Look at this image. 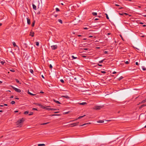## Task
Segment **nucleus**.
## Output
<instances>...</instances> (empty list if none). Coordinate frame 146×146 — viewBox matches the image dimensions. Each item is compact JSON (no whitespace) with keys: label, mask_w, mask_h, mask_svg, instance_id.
Returning a JSON list of instances; mask_svg holds the SVG:
<instances>
[{"label":"nucleus","mask_w":146,"mask_h":146,"mask_svg":"<svg viewBox=\"0 0 146 146\" xmlns=\"http://www.w3.org/2000/svg\"><path fill=\"white\" fill-rule=\"evenodd\" d=\"M24 121V119L22 118L18 121L17 122V125L18 127H21L22 126L21 124Z\"/></svg>","instance_id":"obj_1"},{"label":"nucleus","mask_w":146,"mask_h":146,"mask_svg":"<svg viewBox=\"0 0 146 146\" xmlns=\"http://www.w3.org/2000/svg\"><path fill=\"white\" fill-rule=\"evenodd\" d=\"M51 48L52 50H54L58 48L57 45H53L51 46Z\"/></svg>","instance_id":"obj_2"},{"label":"nucleus","mask_w":146,"mask_h":146,"mask_svg":"<svg viewBox=\"0 0 146 146\" xmlns=\"http://www.w3.org/2000/svg\"><path fill=\"white\" fill-rule=\"evenodd\" d=\"M102 108V107L100 106H96L94 108V109L96 110H100Z\"/></svg>","instance_id":"obj_3"},{"label":"nucleus","mask_w":146,"mask_h":146,"mask_svg":"<svg viewBox=\"0 0 146 146\" xmlns=\"http://www.w3.org/2000/svg\"><path fill=\"white\" fill-rule=\"evenodd\" d=\"M46 110H52V111H54V110H59L58 109H53V108H45Z\"/></svg>","instance_id":"obj_4"},{"label":"nucleus","mask_w":146,"mask_h":146,"mask_svg":"<svg viewBox=\"0 0 146 146\" xmlns=\"http://www.w3.org/2000/svg\"><path fill=\"white\" fill-rule=\"evenodd\" d=\"M34 33L33 31H31V32L30 34V35L32 37H33L34 36Z\"/></svg>","instance_id":"obj_5"},{"label":"nucleus","mask_w":146,"mask_h":146,"mask_svg":"<svg viewBox=\"0 0 146 146\" xmlns=\"http://www.w3.org/2000/svg\"><path fill=\"white\" fill-rule=\"evenodd\" d=\"M27 23L28 24L30 25L31 24L30 20L28 18H27Z\"/></svg>","instance_id":"obj_6"},{"label":"nucleus","mask_w":146,"mask_h":146,"mask_svg":"<svg viewBox=\"0 0 146 146\" xmlns=\"http://www.w3.org/2000/svg\"><path fill=\"white\" fill-rule=\"evenodd\" d=\"M62 97H64L67 99H69L70 98V97L67 95L63 96H62Z\"/></svg>","instance_id":"obj_7"},{"label":"nucleus","mask_w":146,"mask_h":146,"mask_svg":"<svg viewBox=\"0 0 146 146\" xmlns=\"http://www.w3.org/2000/svg\"><path fill=\"white\" fill-rule=\"evenodd\" d=\"M78 123H73L72 124H71V125H73V126H75L77 125H78Z\"/></svg>","instance_id":"obj_8"},{"label":"nucleus","mask_w":146,"mask_h":146,"mask_svg":"<svg viewBox=\"0 0 146 146\" xmlns=\"http://www.w3.org/2000/svg\"><path fill=\"white\" fill-rule=\"evenodd\" d=\"M53 101L56 103L58 104H61V103L58 101L54 99Z\"/></svg>","instance_id":"obj_9"},{"label":"nucleus","mask_w":146,"mask_h":146,"mask_svg":"<svg viewBox=\"0 0 146 146\" xmlns=\"http://www.w3.org/2000/svg\"><path fill=\"white\" fill-rule=\"evenodd\" d=\"M38 105L39 106H40V107L42 108H43V109L46 108L44 106H43L42 105L39 104H38Z\"/></svg>","instance_id":"obj_10"},{"label":"nucleus","mask_w":146,"mask_h":146,"mask_svg":"<svg viewBox=\"0 0 146 146\" xmlns=\"http://www.w3.org/2000/svg\"><path fill=\"white\" fill-rule=\"evenodd\" d=\"M79 104L80 105H86V104H87L86 102H84L81 103H79Z\"/></svg>","instance_id":"obj_11"},{"label":"nucleus","mask_w":146,"mask_h":146,"mask_svg":"<svg viewBox=\"0 0 146 146\" xmlns=\"http://www.w3.org/2000/svg\"><path fill=\"white\" fill-rule=\"evenodd\" d=\"M91 124V123H90V122L88 123H85L84 124L82 125H80V126H82L84 125H88V124Z\"/></svg>","instance_id":"obj_12"},{"label":"nucleus","mask_w":146,"mask_h":146,"mask_svg":"<svg viewBox=\"0 0 146 146\" xmlns=\"http://www.w3.org/2000/svg\"><path fill=\"white\" fill-rule=\"evenodd\" d=\"M97 122L99 123H102L104 122V121L103 120H100L97 121Z\"/></svg>","instance_id":"obj_13"},{"label":"nucleus","mask_w":146,"mask_h":146,"mask_svg":"<svg viewBox=\"0 0 146 146\" xmlns=\"http://www.w3.org/2000/svg\"><path fill=\"white\" fill-rule=\"evenodd\" d=\"M146 106V104H143L139 108H143V107H144L145 106Z\"/></svg>","instance_id":"obj_14"},{"label":"nucleus","mask_w":146,"mask_h":146,"mask_svg":"<svg viewBox=\"0 0 146 146\" xmlns=\"http://www.w3.org/2000/svg\"><path fill=\"white\" fill-rule=\"evenodd\" d=\"M11 87H12V88H13L16 91L17 90V88L15 87H14L13 86H11Z\"/></svg>","instance_id":"obj_15"},{"label":"nucleus","mask_w":146,"mask_h":146,"mask_svg":"<svg viewBox=\"0 0 146 146\" xmlns=\"http://www.w3.org/2000/svg\"><path fill=\"white\" fill-rule=\"evenodd\" d=\"M60 115V114H52L50 115V116H59Z\"/></svg>","instance_id":"obj_16"},{"label":"nucleus","mask_w":146,"mask_h":146,"mask_svg":"<svg viewBox=\"0 0 146 146\" xmlns=\"http://www.w3.org/2000/svg\"><path fill=\"white\" fill-rule=\"evenodd\" d=\"M85 115H84L83 116H80L79 117H78V118L77 119H80L81 118H82L83 117H84Z\"/></svg>","instance_id":"obj_17"},{"label":"nucleus","mask_w":146,"mask_h":146,"mask_svg":"<svg viewBox=\"0 0 146 146\" xmlns=\"http://www.w3.org/2000/svg\"><path fill=\"white\" fill-rule=\"evenodd\" d=\"M38 146H45V145L44 144H40L38 145Z\"/></svg>","instance_id":"obj_18"},{"label":"nucleus","mask_w":146,"mask_h":146,"mask_svg":"<svg viewBox=\"0 0 146 146\" xmlns=\"http://www.w3.org/2000/svg\"><path fill=\"white\" fill-rule=\"evenodd\" d=\"M123 78V77L122 76H121L118 78V80H120Z\"/></svg>","instance_id":"obj_19"},{"label":"nucleus","mask_w":146,"mask_h":146,"mask_svg":"<svg viewBox=\"0 0 146 146\" xmlns=\"http://www.w3.org/2000/svg\"><path fill=\"white\" fill-rule=\"evenodd\" d=\"M16 92H18L19 93V92H21V90L20 89L17 88Z\"/></svg>","instance_id":"obj_20"},{"label":"nucleus","mask_w":146,"mask_h":146,"mask_svg":"<svg viewBox=\"0 0 146 146\" xmlns=\"http://www.w3.org/2000/svg\"><path fill=\"white\" fill-rule=\"evenodd\" d=\"M32 5H33V9L35 10H36V6L34 4H33Z\"/></svg>","instance_id":"obj_21"},{"label":"nucleus","mask_w":146,"mask_h":146,"mask_svg":"<svg viewBox=\"0 0 146 146\" xmlns=\"http://www.w3.org/2000/svg\"><path fill=\"white\" fill-rule=\"evenodd\" d=\"M49 123H50V122H47V123H42V124H41V125H45L48 124Z\"/></svg>","instance_id":"obj_22"},{"label":"nucleus","mask_w":146,"mask_h":146,"mask_svg":"<svg viewBox=\"0 0 146 146\" xmlns=\"http://www.w3.org/2000/svg\"><path fill=\"white\" fill-rule=\"evenodd\" d=\"M92 14L94 16H96L97 15V13L96 12H93L92 13Z\"/></svg>","instance_id":"obj_23"},{"label":"nucleus","mask_w":146,"mask_h":146,"mask_svg":"<svg viewBox=\"0 0 146 146\" xmlns=\"http://www.w3.org/2000/svg\"><path fill=\"white\" fill-rule=\"evenodd\" d=\"M58 21L59 22H60L61 24H62V21L61 19H59L58 20Z\"/></svg>","instance_id":"obj_24"},{"label":"nucleus","mask_w":146,"mask_h":146,"mask_svg":"<svg viewBox=\"0 0 146 146\" xmlns=\"http://www.w3.org/2000/svg\"><path fill=\"white\" fill-rule=\"evenodd\" d=\"M29 113V111H26L24 112V114H25L27 115V114H28Z\"/></svg>","instance_id":"obj_25"},{"label":"nucleus","mask_w":146,"mask_h":146,"mask_svg":"<svg viewBox=\"0 0 146 146\" xmlns=\"http://www.w3.org/2000/svg\"><path fill=\"white\" fill-rule=\"evenodd\" d=\"M35 21H34L32 23V26L33 27L34 26V25H35Z\"/></svg>","instance_id":"obj_26"},{"label":"nucleus","mask_w":146,"mask_h":146,"mask_svg":"<svg viewBox=\"0 0 146 146\" xmlns=\"http://www.w3.org/2000/svg\"><path fill=\"white\" fill-rule=\"evenodd\" d=\"M105 15H106V18L108 19H109V17L107 15V14L106 13L105 14Z\"/></svg>","instance_id":"obj_27"},{"label":"nucleus","mask_w":146,"mask_h":146,"mask_svg":"<svg viewBox=\"0 0 146 146\" xmlns=\"http://www.w3.org/2000/svg\"><path fill=\"white\" fill-rule=\"evenodd\" d=\"M146 102V99L145 100L142 101L140 103V104Z\"/></svg>","instance_id":"obj_28"},{"label":"nucleus","mask_w":146,"mask_h":146,"mask_svg":"<svg viewBox=\"0 0 146 146\" xmlns=\"http://www.w3.org/2000/svg\"><path fill=\"white\" fill-rule=\"evenodd\" d=\"M56 12L60 11V10L58 8H56Z\"/></svg>","instance_id":"obj_29"},{"label":"nucleus","mask_w":146,"mask_h":146,"mask_svg":"<svg viewBox=\"0 0 146 146\" xmlns=\"http://www.w3.org/2000/svg\"><path fill=\"white\" fill-rule=\"evenodd\" d=\"M13 44L14 47H15L16 46V43L15 42H13Z\"/></svg>","instance_id":"obj_30"},{"label":"nucleus","mask_w":146,"mask_h":146,"mask_svg":"<svg viewBox=\"0 0 146 146\" xmlns=\"http://www.w3.org/2000/svg\"><path fill=\"white\" fill-rule=\"evenodd\" d=\"M72 58L73 59H76L77 58V57H75L74 56H72Z\"/></svg>","instance_id":"obj_31"},{"label":"nucleus","mask_w":146,"mask_h":146,"mask_svg":"<svg viewBox=\"0 0 146 146\" xmlns=\"http://www.w3.org/2000/svg\"><path fill=\"white\" fill-rule=\"evenodd\" d=\"M15 102L14 101H12L11 103V104H15Z\"/></svg>","instance_id":"obj_32"},{"label":"nucleus","mask_w":146,"mask_h":146,"mask_svg":"<svg viewBox=\"0 0 146 146\" xmlns=\"http://www.w3.org/2000/svg\"><path fill=\"white\" fill-rule=\"evenodd\" d=\"M28 93L29 94H30V95H32V96H34V95H35V94H33L29 92H28Z\"/></svg>","instance_id":"obj_33"},{"label":"nucleus","mask_w":146,"mask_h":146,"mask_svg":"<svg viewBox=\"0 0 146 146\" xmlns=\"http://www.w3.org/2000/svg\"><path fill=\"white\" fill-rule=\"evenodd\" d=\"M44 93L42 91H41L39 92H38V94H40V93L41 94H44Z\"/></svg>","instance_id":"obj_34"},{"label":"nucleus","mask_w":146,"mask_h":146,"mask_svg":"<svg viewBox=\"0 0 146 146\" xmlns=\"http://www.w3.org/2000/svg\"><path fill=\"white\" fill-rule=\"evenodd\" d=\"M60 82L62 83H64V81L63 79H61L60 80Z\"/></svg>","instance_id":"obj_35"},{"label":"nucleus","mask_w":146,"mask_h":146,"mask_svg":"<svg viewBox=\"0 0 146 146\" xmlns=\"http://www.w3.org/2000/svg\"><path fill=\"white\" fill-rule=\"evenodd\" d=\"M15 80L17 83H20L19 80L17 79H15Z\"/></svg>","instance_id":"obj_36"},{"label":"nucleus","mask_w":146,"mask_h":146,"mask_svg":"<svg viewBox=\"0 0 146 146\" xmlns=\"http://www.w3.org/2000/svg\"><path fill=\"white\" fill-rule=\"evenodd\" d=\"M105 60V59H104L103 60H101V61H99V63H102L103 61H104V60Z\"/></svg>","instance_id":"obj_37"},{"label":"nucleus","mask_w":146,"mask_h":146,"mask_svg":"<svg viewBox=\"0 0 146 146\" xmlns=\"http://www.w3.org/2000/svg\"><path fill=\"white\" fill-rule=\"evenodd\" d=\"M49 67L51 69H52V66L51 64H50L49 65Z\"/></svg>","instance_id":"obj_38"},{"label":"nucleus","mask_w":146,"mask_h":146,"mask_svg":"<svg viewBox=\"0 0 146 146\" xmlns=\"http://www.w3.org/2000/svg\"><path fill=\"white\" fill-rule=\"evenodd\" d=\"M5 62L3 61H2L1 62V63L2 65H3Z\"/></svg>","instance_id":"obj_39"},{"label":"nucleus","mask_w":146,"mask_h":146,"mask_svg":"<svg viewBox=\"0 0 146 146\" xmlns=\"http://www.w3.org/2000/svg\"><path fill=\"white\" fill-rule=\"evenodd\" d=\"M101 73L103 74H105L106 73V72L105 71H101Z\"/></svg>","instance_id":"obj_40"},{"label":"nucleus","mask_w":146,"mask_h":146,"mask_svg":"<svg viewBox=\"0 0 146 146\" xmlns=\"http://www.w3.org/2000/svg\"><path fill=\"white\" fill-rule=\"evenodd\" d=\"M142 67V69L143 70H146V68H145L143 66Z\"/></svg>","instance_id":"obj_41"},{"label":"nucleus","mask_w":146,"mask_h":146,"mask_svg":"<svg viewBox=\"0 0 146 146\" xmlns=\"http://www.w3.org/2000/svg\"><path fill=\"white\" fill-rule=\"evenodd\" d=\"M33 112H31L29 114V115H33Z\"/></svg>","instance_id":"obj_42"},{"label":"nucleus","mask_w":146,"mask_h":146,"mask_svg":"<svg viewBox=\"0 0 146 146\" xmlns=\"http://www.w3.org/2000/svg\"><path fill=\"white\" fill-rule=\"evenodd\" d=\"M10 71L11 72H15V70H14V69H11V70H10Z\"/></svg>","instance_id":"obj_43"},{"label":"nucleus","mask_w":146,"mask_h":146,"mask_svg":"<svg viewBox=\"0 0 146 146\" xmlns=\"http://www.w3.org/2000/svg\"><path fill=\"white\" fill-rule=\"evenodd\" d=\"M30 72L31 73H33V71L32 70H30Z\"/></svg>","instance_id":"obj_44"},{"label":"nucleus","mask_w":146,"mask_h":146,"mask_svg":"<svg viewBox=\"0 0 146 146\" xmlns=\"http://www.w3.org/2000/svg\"><path fill=\"white\" fill-rule=\"evenodd\" d=\"M125 63L126 64H128L129 63V62L128 61H126L125 62Z\"/></svg>","instance_id":"obj_45"},{"label":"nucleus","mask_w":146,"mask_h":146,"mask_svg":"<svg viewBox=\"0 0 146 146\" xmlns=\"http://www.w3.org/2000/svg\"><path fill=\"white\" fill-rule=\"evenodd\" d=\"M104 53L105 54H106L108 53V51H105L104 52Z\"/></svg>","instance_id":"obj_46"},{"label":"nucleus","mask_w":146,"mask_h":146,"mask_svg":"<svg viewBox=\"0 0 146 146\" xmlns=\"http://www.w3.org/2000/svg\"><path fill=\"white\" fill-rule=\"evenodd\" d=\"M135 64L137 65H139V64H138V62H135Z\"/></svg>","instance_id":"obj_47"},{"label":"nucleus","mask_w":146,"mask_h":146,"mask_svg":"<svg viewBox=\"0 0 146 146\" xmlns=\"http://www.w3.org/2000/svg\"><path fill=\"white\" fill-rule=\"evenodd\" d=\"M83 29H85V30H87V29H88V28H86V27H85V28H83Z\"/></svg>","instance_id":"obj_48"},{"label":"nucleus","mask_w":146,"mask_h":146,"mask_svg":"<svg viewBox=\"0 0 146 146\" xmlns=\"http://www.w3.org/2000/svg\"><path fill=\"white\" fill-rule=\"evenodd\" d=\"M116 72H115V71H114L113 72L112 74H116Z\"/></svg>","instance_id":"obj_49"},{"label":"nucleus","mask_w":146,"mask_h":146,"mask_svg":"<svg viewBox=\"0 0 146 146\" xmlns=\"http://www.w3.org/2000/svg\"><path fill=\"white\" fill-rule=\"evenodd\" d=\"M119 14L120 15H122L124 14V13H119Z\"/></svg>","instance_id":"obj_50"},{"label":"nucleus","mask_w":146,"mask_h":146,"mask_svg":"<svg viewBox=\"0 0 146 146\" xmlns=\"http://www.w3.org/2000/svg\"><path fill=\"white\" fill-rule=\"evenodd\" d=\"M83 49L84 50H88V49L87 48H83Z\"/></svg>","instance_id":"obj_51"},{"label":"nucleus","mask_w":146,"mask_h":146,"mask_svg":"<svg viewBox=\"0 0 146 146\" xmlns=\"http://www.w3.org/2000/svg\"><path fill=\"white\" fill-rule=\"evenodd\" d=\"M58 112H59L58 111H54V113H58Z\"/></svg>","instance_id":"obj_52"},{"label":"nucleus","mask_w":146,"mask_h":146,"mask_svg":"<svg viewBox=\"0 0 146 146\" xmlns=\"http://www.w3.org/2000/svg\"><path fill=\"white\" fill-rule=\"evenodd\" d=\"M82 56L83 58H86V56L84 55Z\"/></svg>","instance_id":"obj_53"},{"label":"nucleus","mask_w":146,"mask_h":146,"mask_svg":"<svg viewBox=\"0 0 146 146\" xmlns=\"http://www.w3.org/2000/svg\"><path fill=\"white\" fill-rule=\"evenodd\" d=\"M124 13V14L125 15H128V14L126 13Z\"/></svg>","instance_id":"obj_54"},{"label":"nucleus","mask_w":146,"mask_h":146,"mask_svg":"<svg viewBox=\"0 0 146 146\" xmlns=\"http://www.w3.org/2000/svg\"><path fill=\"white\" fill-rule=\"evenodd\" d=\"M115 5L116 6H117V7H119V5H117V4H115Z\"/></svg>","instance_id":"obj_55"},{"label":"nucleus","mask_w":146,"mask_h":146,"mask_svg":"<svg viewBox=\"0 0 146 146\" xmlns=\"http://www.w3.org/2000/svg\"><path fill=\"white\" fill-rule=\"evenodd\" d=\"M142 15L144 17H146V15Z\"/></svg>","instance_id":"obj_56"},{"label":"nucleus","mask_w":146,"mask_h":146,"mask_svg":"<svg viewBox=\"0 0 146 146\" xmlns=\"http://www.w3.org/2000/svg\"><path fill=\"white\" fill-rule=\"evenodd\" d=\"M98 65L100 66H102V65L101 64H98Z\"/></svg>","instance_id":"obj_57"},{"label":"nucleus","mask_w":146,"mask_h":146,"mask_svg":"<svg viewBox=\"0 0 146 146\" xmlns=\"http://www.w3.org/2000/svg\"><path fill=\"white\" fill-rule=\"evenodd\" d=\"M54 16L55 17H56L58 16V15H55Z\"/></svg>","instance_id":"obj_58"},{"label":"nucleus","mask_w":146,"mask_h":146,"mask_svg":"<svg viewBox=\"0 0 146 146\" xmlns=\"http://www.w3.org/2000/svg\"><path fill=\"white\" fill-rule=\"evenodd\" d=\"M13 98V96H11L10 97V98Z\"/></svg>","instance_id":"obj_59"},{"label":"nucleus","mask_w":146,"mask_h":146,"mask_svg":"<svg viewBox=\"0 0 146 146\" xmlns=\"http://www.w3.org/2000/svg\"><path fill=\"white\" fill-rule=\"evenodd\" d=\"M41 76H42V77L43 78H44V76H43L42 75H41Z\"/></svg>","instance_id":"obj_60"},{"label":"nucleus","mask_w":146,"mask_h":146,"mask_svg":"<svg viewBox=\"0 0 146 146\" xmlns=\"http://www.w3.org/2000/svg\"><path fill=\"white\" fill-rule=\"evenodd\" d=\"M139 24H143V23L142 22H140L139 23Z\"/></svg>","instance_id":"obj_61"},{"label":"nucleus","mask_w":146,"mask_h":146,"mask_svg":"<svg viewBox=\"0 0 146 146\" xmlns=\"http://www.w3.org/2000/svg\"><path fill=\"white\" fill-rule=\"evenodd\" d=\"M33 110H36V108H34L33 109Z\"/></svg>","instance_id":"obj_62"},{"label":"nucleus","mask_w":146,"mask_h":146,"mask_svg":"<svg viewBox=\"0 0 146 146\" xmlns=\"http://www.w3.org/2000/svg\"><path fill=\"white\" fill-rule=\"evenodd\" d=\"M18 111H15L14 112L15 113H17L18 112Z\"/></svg>","instance_id":"obj_63"},{"label":"nucleus","mask_w":146,"mask_h":146,"mask_svg":"<svg viewBox=\"0 0 146 146\" xmlns=\"http://www.w3.org/2000/svg\"><path fill=\"white\" fill-rule=\"evenodd\" d=\"M143 27H146V25H143Z\"/></svg>","instance_id":"obj_64"}]
</instances>
